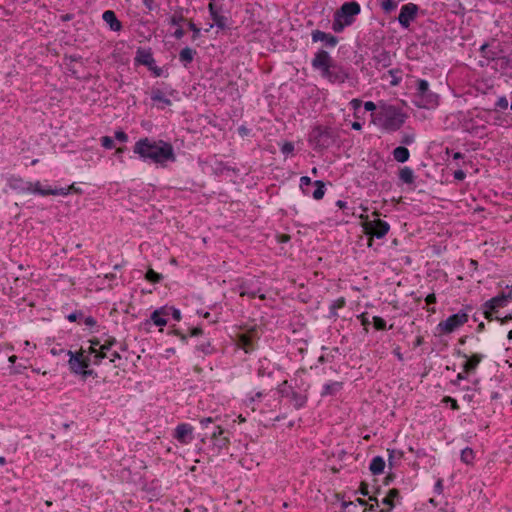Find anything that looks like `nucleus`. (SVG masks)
Here are the masks:
<instances>
[{"label": "nucleus", "mask_w": 512, "mask_h": 512, "mask_svg": "<svg viewBox=\"0 0 512 512\" xmlns=\"http://www.w3.org/2000/svg\"><path fill=\"white\" fill-rule=\"evenodd\" d=\"M102 19L105 21V23L110 27L112 31H120L122 28L121 22L117 19L116 14L112 10H106L102 14Z\"/></svg>", "instance_id": "dca6fc26"}, {"label": "nucleus", "mask_w": 512, "mask_h": 512, "mask_svg": "<svg viewBox=\"0 0 512 512\" xmlns=\"http://www.w3.org/2000/svg\"><path fill=\"white\" fill-rule=\"evenodd\" d=\"M202 334V329L201 328H194L192 331H191V335L192 336H198V335H201Z\"/></svg>", "instance_id": "338daca9"}, {"label": "nucleus", "mask_w": 512, "mask_h": 512, "mask_svg": "<svg viewBox=\"0 0 512 512\" xmlns=\"http://www.w3.org/2000/svg\"><path fill=\"white\" fill-rule=\"evenodd\" d=\"M445 402H450L451 403V408L454 409V410H457L459 408L458 406V403L455 399L451 398V397H446L444 399Z\"/></svg>", "instance_id": "6e6d98bb"}, {"label": "nucleus", "mask_w": 512, "mask_h": 512, "mask_svg": "<svg viewBox=\"0 0 512 512\" xmlns=\"http://www.w3.org/2000/svg\"><path fill=\"white\" fill-rule=\"evenodd\" d=\"M214 419L212 417L203 418L200 420V424L202 427H208L209 424H212Z\"/></svg>", "instance_id": "603ef678"}, {"label": "nucleus", "mask_w": 512, "mask_h": 512, "mask_svg": "<svg viewBox=\"0 0 512 512\" xmlns=\"http://www.w3.org/2000/svg\"><path fill=\"white\" fill-rule=\"evenodd\" d=\"M399 178L406 184H412L414 182L413 170L409 167H404L400 170Z\"/></svg>", "instance_id": "b1692460"}, {"label": "nucleus", "mask_w": 512, "mask_h": 512, "mask_svg": "<svg viewBox=\"0 0 512 512\" xmlns=\"http://www.w3.org/2000/svg\"><path fill=\"white\" fill-rule=\"evenodd\" d=\"M350 106L351 108L356 112L360 109L361 105H362V101L360 99H352L350 101Z\"/></svg>", "instance_id": "a18cd8bd"}, {"label": "nucleus", "mask_w": 512, "mask_h": 512, "mask_svg": "<svg viewBox=\"0 0 512 512\" xmlns=\"http://www.w3.org/2000/svg\"><path fill=\"white\" fill-rule=\"evenodd\" d=\"M120 358H121V357H120L119 353H118V352H116V351H115V352H112V353L110 354V356H109L110 362H113V363L116 361V359H120Z\"/></svg>", "instance_id": "bf43d9fd"}, {"label": "nucleus", "mask_w": 512, "mask_h": 512, "mask_svg": "<svg viewBox=\"0 0 512 512\" xmlns=\"http://www.w3.org/2000/svg\"><path fill=\"white\" fill-rule=\"evenodd\" d=\"M488 47H489L488 44L484 43L483 45H481L480 50L484 57H486L487 59L493 60L496 58L497 54L495 52L488 51Z\"/></svg>", "instance_id": "f704fd0d"}, {"label": "nucleus", "mask_w": 512, "mask_h": 512, "mask_svg": "<svg viewBox=\"0 0 512 512\" xmlns=\"http://www.w3.org/2000/svg\"><path fill=\"white\" fill-rule=\"evenodd\" d=\"M84 323L87 326L93 327L96 325V320L93 317L88 316L84 318Z\"/></svg>", "instance_id": "5fc2aeb1"}, {"label": "nucleus", "mask_w": 512, "mask_h": 512, "mask_svg": "<svg viewBox=\"0 0 512 512\" xmlns=\"http://www.w3.org/2000/svg\"><path fill=\"white\" fill-rule=\"evenodd\" d=\"M168 310H169V316L171 315L174 320H176V321H180L181 320V312H180V310H178V309H176L174 307H169V306H168Z\"/></svg>", "instance_id": "79ce46f5"}, {"label": "nucleus", "mask_w": 512, "mask_h": 512, "mask_svg": "<svg viewBox=\"0 0 512 512\" xmlns=\"http://www.w3.org/2000/svg\"><path fill=\"white\" fill-rule=\"evenodd\" d=\"M313 42H323L327 47H335L338 43L337 37L320 30H314L311 34Z\"/></svg>", "instance_id": "4468645a"}, {"label": "nucleus", "mask_w": 512, "mask_h": 512, "mask_svg": "<svg viewBox=\"0 0 512 512\" xmlns=\"http://www.w3.org/2000/svg\"><path fill=\"white\" fill-rule=\"evenodd\" d=\"M342 388L340 382H332L323 386L322 395H332L338 392Z\"/></svg>", "instance_id": "393cba45"}, {"label": "nucleus", "mask_w": 512, "mask_h": 512, "mask_svg": "<svg viewBox=\"0 0 512 512\" xmlns=\"http://www.w3.org/2000/svg\"><path fill=\"white\" fill-rule=\"evenodd\" d=\"M169 316L168 306H163L156 309L150 316V320L154 325L162 327L167 324V317Z\"/></svg>", "instance_id": "2eb2a0df"}, {"label": "nucleus", "mask_w": 512, "mask_h": 512, "mask_svg": "<svg viewBox=\"0 0 512 512\" xmlns=\"http://www.w3.org/2000/svg\"><path fill=\"white\" fill-rule=\"evenodd\" d=\"M48 189H44L41 187V183L39 181L32 182V190L31 193H37L42 196H47L49 193H45Z\"/></svg>", "instance_id": "473e14b6"}, {"label": "nucleus", "mask_w": 512, "mask_h": 512, "mask_svg": "<svg viewBox=\"0 0 512 512\" xmlns=\"http://www.w3.org/2000/svg\"><path fill=\"white\" fill-rule=\"evenodd\" d=\"M462 356L466 359V362L463 365V370L465 373L475 371L478 364L482 361L484 357L482 354H473L471 357H469L467 354H463Z\"/></svg>", "instance_id": "f3484780"}, {"label": "nucleus", "mask_w": 512, "mask_h": 512, "mask_svg": "<svg viewBox=\"0 0 512 512\" xmlns=\"http://www.w3.org/2000/svg\"><path fill=\"white\" fill-rule=\"evenodd\" d=\"M409 156L410 153L406 147L399 146L393 150V157L397 162L404 163L408 161Z\"/></svg>", "instance_id": "5701e85b"}, {"label": "nucleus", "mask_w": 512, "mask_h": 512, "mask_svg": "<svg viewBox=\"0 0 512 512\" xmlns=\"http://www.w3.org/2000/svg\"><path fill=\"white\" fill-rule=\"evenodd\" d=\"M474 460V452L471 448L466 447L461 451V461L467 465L473 463Z\"/></svg>", "instance_id": "bb28decb"}, {"label": "nucleus", "mask_w": 512, "mask_h": 512, "mask_svg": "<svg viewBox=\"0 0 512 512\" xmlns=\"http://www.w3.org/2000/svg\"><path fill=\"white\" fill-rule=\"evenodd\" d=\"M361 219H363V229L364 232L370 236V241H372L373 237L378 239L383 238L390 229V225L379 218H375L373 220H369L368 216L361 215ZM369 246H371V242H369Z\"/></svg>", "instance_id": "0eeeda50"}, {"label": "nucleus", "mask_w": 512, "mask_h": 512, "mask_svg": "<svg viewBox=\"0 0 512 512\" xmlns=\"http://www.w3.org/2000/svg\"><path fill=\"white\" fill-rule=\"evenodd\" d=\"M405 122V115L393 105H382L374 116V123L386 131H396Z\"/></svg>", "instance_id": "7ed1b4c3"}, {"label": "nucleus", "mask_w": 512, "mask_h": 512, "mask_svg": "<svg viewBox=\"0 0 512 512\" xmlns=\"http://www.w3.org/2000/svg\"><path fill=\"white\" fill-rule=\"evenodd\" d=\"M426 302L427 304H433L436 302V297H435V294H429L427 297H426Z\"/></svg>", "instance_id": "680f3d73"}, {"label": "nucleus", "mask_w": 512, "mask_h": 512, "mask_svg": "<svg viewBox=\"0 0 512 512\" xmlns=\"http://www.w3.org/2000/svg\"><path fill=\"white\" fill-rule=\"evenodd\" d=\"M392 500L399 496V492L396 489H391L388 493V495Z\"/></svg>", "instance_id": "052dcab7"}, {"label": "nucleus", "mask_w": 512, "mask_h": 512, "mask_svg": "<svg viewBox=\"0 0 512 512\" xmlns=\"http://www.w3.org/2000/svg\"><path fill=\"white\" fill-rule=\"evenodd\" d=\"M74 188V184L67 188H59V189H50L47 190L45 193H49V195H62L66 196L71 192V189Z\"/></svg>", "instance_id": "c756f323"}, {"label": "nucleus", "mask_w": 512, "mask_h": 512, "mask_svg": "<svg viewBox=\"0 0 512 512\" xmlns=\"http://www.w3.org/2000/svg\"><path fill=\"white\" fill-rule=\"evenodd\" d=\"M313 184L316 186V189L312 193L313 198L316 200L322 199L325 194L324 183L320 180H316Z\"/></svg>", "instance_id": "a878e982"}, {"label": "nucleus", "mask_w": 512, "mask_h": 512, "mask_svg": "<svg viewBox=\"0 0 512 512\" xmlns=\"http://www.w3.org/2000/svg\"><path fill=\"white\" fill-rule=\"evenodd\" d=\"M512 301V287H507L505 291H502L499 295L491 298L484 304V315L488 320L493 319V313L498 308L505 307L509 302Z\"/></svg>", "instance_id": "6e6552de"}, {"label": "nucleus", "mask_w": 512, "mask_h": 512, "mask_svg": "<svg viewBox=\"0 0 512 512\" xmlns=\"http://www.w3.org/2000/svg\"><path fill=\"white\" fill-rule=\"evenodd\" d=\"M359 318L361 319L362 325L365 327L370 323L369 320L366 318L365 314H361Z\"/></svg>", "instance_id": "e2e57ef3"}, {"label": "nucleus", "mask_w": 512, "mask_h": 512, "mask_svg": "<svg viewBox=\"0 0 512 512\" xmlns=\"http://www.w3.org/2000/svg\"><path fill=\"white\" fill-rule=\"evenodd\" d=\"M9 186L14 190H17V191L23 192V193H26V191L32 190V182H24L20 178H14V177L10 178Z\"/></svg>", "instance_id": "6ab92c4d"}, {"label": "nucleus", "mask_w": 512, "mask_h": 512, "mask_svg": "<svg viewBox=\"0 0 512 512\" xmlns=\"http://www.w3.org/2000/svg\"><path fill=\"white\" fill-rule=\"evenodd\" d=\"M115 139L120 142H127L128 136L124 131L118 130L115 132Z\"/></svg>", "instance_id": "37998d69"}, {"label": "nucleus", "mask_w": 512, "mask_h": 512, "mask_svg": "<svg viewBox=\"0 0 512 512\" xmlns=\"http://www.w3.org/2000/svg\"><path fill=\"white\" fill-rule=\"evenodd\" d=\"M83 317V313L82 312H73L71 314H69L67 316V319L70 321V322H75L77 321L79 318H82Z\"/></svg>", "instance_id": "49530a36"}, {"label": "nucleus", "mask_w": 512, "mask_h": 512, "mask_svg": "<svg viewBox=\"0 0 512 512\" xmlns=\"http://www.w3.org/2000/svg\"><path fill=\"white\" fill-rule=\"evenodd\" d=\"M435 489L438 493H441L442 492V489H443V484H442V480H438L436 482V485H435Z\"/></svg>", "instance_id": "0e129e2a"}, {"label": "nucleus", "mask_w": 512, "mask_h": 512, "mask_svg": "<svg viewBox=\"0 0 512 512\" xmlns=\"http://www.w3.org/2000/svg\"><path fill=\"white\" fill-rule=\"evenodd\" d=\"M373 324L377 330H385L386 329V321L379 316L373 317Z\"/></svg>", "instance_id": "c9c22d12"}, {"label": "nucleus", "mask_w": 512, "mask_h": 512, "mask_svg": "<svg viewBox=\"0 0 512 512\" xmlns=\"http://www.w3.org/2000/svg\"><path fill=\"white\" fill-rule=\"evenodd\" d=\"M312 184L310 177L302 176L300 178V188L305 195H310L309 186Z\"/></svg>", "instance_id": "c85d7f7f"}, {"label": "nucleus", "mask_w": 512, "mask_h": 512, "mask_svg": "<svg viewBox=\"0 0 512 512\" xmlns=\"http://www.w3.org/2000/svg\"><path fill=\"white\" fill-rule=\"evenodd\" d=\"M417 105L422 108H432L438 103V96L429 89L428 81L424 79L416 80Z\"/></svg>", "instance_id": "423d86ee"}, {"label": "nucleus", "mask_w": 512, "mask_h": 512, "mask_svg": "<svg viewBox=\"0 0 512 512\" xmlns=\"http://www.w3.org/2000/svg\"><path fill=\"white\" fill-rule=\"evenodd\" d=\"M208 10L215 25L220 29H225L227 26V18L219 14L215 7V4L209 3Z\"/></svg>", "instance_id": "a211bd4d"}, {"label": "nucleus", "mask_w": 512, "mask_h": 512, "mask_svg": "<svg viewBox=\"0 0 512 512\" xmlns=\"http://www.w3.org/2000/svg\"><path fill=\"white\" fill-rule=\"evenodd\" d=\"M26 367L25 366H17V367H14L13 370L11 371L12 373L14 374H19L22 372V369H25Z\"/></svg>", "instance_id": "69168bd1"}, {"label": "nucleus", "mask_w": 512, "mask_h": 512, "mask_svg": "<svg viewBox=\"0 0 512 512\" xmlns=\"http://www.w3.org/2000/svg\"><path fill=\"white\" fill-rule=\"evenodd\" d=\"M468 321V315L465 312H458L449 316L446 320L438 324V330L441 333H452Z\"/></svg>", "instance_id": "9d476101"}, {"label": "nucleus", "mask_w": 512, "mask_h": 512, "mask_svg": "<svg viewBox=\"0 0 512 512\" xmlns=\"http://www.w3.org/2000/svg\"><path fill=\"white\" fill-rule=\"evenodd\" d=\"M392 501H393V500H392L389 496H386V497L383 499V501H382V502H383V504H385V505H388V506H389L388 511H390V510L393 508V506H394V504H393V502H392Z\"/></svg>", "instance_id": "13d9d810"}, {"label": "nucleus", "mask_w": 512, "mask_h": 512, "mask_svg": "<svg viewBox=\"0 0 512 512\" xmlns=\"http://www.w3.org/2000/svg\"><path fill=\"white\" fill-rule=\"evenodd\" d=\"M364 108L366 111H374L376 109V105L372 101H367L364 103Z\"/></svg>", "instance_id": "864d4df0"}, {"label": "nucleus", "mask_w": 512, "mask_h": 512, "mask_svg": "<svg viewBox=\"0 0 512 512\" xmlns=\"http://www.w3.org/2000/svg\"><path fill=\"white\" fill-rule=\"evenodd\" d=\"M151 99L153 102L158 103L160 108H165L166 106L171 105V100L168 99L164 93L160 90H156L152 92Z\"/></svg>", "instance_id": "412c9836"}, {"label": "nucleus", "mask_w": 512, "mask_h": 512, "mask_svg": "<svg viewBox=\"0 0 512 512\" xmlns=\"http://www.w3.org/2000/svg\"><path fill=\"white\" fill-rule=\"evenodd\" d=\"M352 128L354 130H360L362 128V125L359 122H353L352 123Z\"/></svg>", "instance_id": "774afa93"}, {"label": "nucleus", "mask_w": 512, "mask_h": 512, "mask_svg": "<svg viewBox=\"0 0 512 512\" xmlns=\"http://www.w3.org/2000/svg\"><path fill=\"white\" fill-rule=\"evenodd\" d=\"M496 107L500 109H506L508 107V100L506 99V97H499L496 102Z\"/></svg>", "instance_id": "c03bdc74"}, {"label": "nucleus", "mask_w": 512, "mask_h": 512, "mask_svg": "<svg viewBox=\"0 0 512 512\" xmlns=\"http://www.w3.org/2000/svg\"><path fill=\"white\" fill-rule=\"evenodd\" d=\"M294 151V144L292 142H284L281 146V152L288 156Z\"/></svg>", "instance_id": "e433bc0d"}, {"label": "nucleus", "mask_w": 512, "mask_h": 512, "mask_svg": "<svg viewBox=\"0 0 512 512\" xmlns=\"http://www.w3.org/2000/svg\"><path fill=\"white\" fill-rule=\"evenodd\" d=\"M223 428L221 426H216L214 431L211 434L212 439H217L223 434Z\"/></svg>", "instance_id": "de8ad7c7"}, {"label": "nucleus", "mask_w": 512, "mask_h": 512, "mask_svg": "<svg viewBox=\"0 0 512 512\" xmlns=\"http://www.w3.org/2000/svg\"><path fill=\"white\" fill-rule=\"evenodd\" d=\"M215 440H216V443H215V444H216L219 448H225V447H227V445H228V443H229V441H228V439H227L226 437H224V438H217V439H215Z\"/></svg>", "instance_id": "09e8293b"}, {"label": "nucleus", "mask_w": 512, "mask_h": 512, "mask_svg": "<svg viewBox=\"0 0 512 512\" xmlns=\"http://www.w3.org/2000/svg\"><path fill=\"white\" fill-rule=\"evenodd\" d=\"M465 177H466V174H465V172L463 170H456L454 172V178L456 180L462 181V180L465 179Z\"/></svg>", "instance_id": "3c124183"}, {"label": "nucleus", "mask_w": 512, "mask_h": 512, "mask_svg": "<svg viewBox=\"0 0 512 512\" xmlns=\"http://www.w3.org/2000/svg\"><path fill=\"white\" fill-rule=\"evenodd\" d=\"M69 356V367L70 370L74 374H79L83 379H86L88 376L93 375V370H89L88 367L94 361L93 354H91V350H89L88 354H85L83 350L80 352H67Z\"/></svg>", "instance_id": "39448f33"}, {"label": "nucleus", "mask_w": 512, "mask_h": 512, "mask_svg": "<svg viewBox=\"0 0 512 512\" xmlns=\"http://www.w3.org/2000/svg\"><path fill=\"white\" fill-rule=\"evenodd\" d=\"M240 342H241V344H242L243 349H244L246 352H248V351H249V349H251V348H252V342H251V339H250L248 336H246V335H242V336L240 337Z\"/></svg>", "instance_id": "4c0bfd02"}, {"label": "nucleus", "mask_w": 512, "mask_h": 512, "mask_svg": "<svg viewBox=\"0 0 512 512\" xmlns=\"http://www.w3.org/2000/svg\"><path fill=\"white\" fill-rule=\"evenodd\" d=\"M145 278L152 283H158L162 280V275L155 272L153 269H149L145 275Z\"/></svg>", "instance_id": "7c9ffc66"}, {"label": "nucleus", "mask_w": 512, "mask_h": 512, "mask_svg": "<svg viewBox=\"0 0 512 512\" xmlns=\"http://www.w3.org/2000/svg\"><path fill=\"white\" fill-rule=\"evenodd\" d=\"M292 401L295 408L299 409L303 407L306 403V397L295 392L292 393Z\"/></svg>", "instance_id": "cd10ccee"}, {"label": "nucleus", "mask_w": 512, "mask_h": 512, "mask_svg": "<svg viewBox=\"0 0 512 512\" xmlns=\"http://www.w3.org/2000/svg\"><path fill=\"white\" fill-rule=\"evenodd\" d=\"M188 27L193 32L192 40L195 41L199 38L201 31L192 21L188 23Z\"/></svg>", "instance_id": "a19ab883"}, {"label": "nucleus", "mask_w": 512, "mask_h": 512, "mask_svg": "<svg viewBox=\"0 0 512 512\" xmlns=\"http://www.w3.org/2000/svg\"><path fill=\"white\" fill-rule=\"evenodd\" d=\"M196 55V51L190 47L183 48L179 53V60L184 66L190 64Z\"/></svg>", "instance_id": "aec40b11"}, {"label": "nucleus", "mask_w": 512, "mask_h": 512, "mask_svg": "<svg viewBox=\"0 0 512 512\" xmlns=\"http://www.w3.org/2000/svg\"><path fill=\"white\" fill-rule=\"evenodd\" d=\"M311 65L314 70L319 71L320 75L330 83L341 84L348 78V72L342 66L335 63L329 53L323 49L315 53Z\"/></svg>", "instance_id": "f03ea898"}, {"label": "nucleus", "mask_w": 512, "mask_h": 512, "mask_svg": "<svg viewBox=\"0 0 512 512\" xmlns=\"http://www.w3.org/2000/svg\"><path fill=\"white\" fill-rule=\"evenodd\" d=\"M101 144L106 149H112L114 147V141L109 136H103L101 138Z\"/></svg>", "instance_id": "ea45409f"}, {"label": "nucleus", "mask_w": 512, "mask_h": 512, "mask_svg": "<svg viewBox=\"0 0 512 512\" xmlns=\"http://www.w3.org/2000/svg\"><path fill=\"white\" fill-rule=\"evenodd\" d=\"M185 20L184 16L181 13L175 12L169 19V23L173 26H180V24Z\"/></svg>", "instance_id": "2f4dec72"}, {"label": "nucleus", "mask_w": 512, "mask_h": 512, "mask_svg": "<svg viewBox=\"0 0 512 512\" xmlns=\"http://www.w3.org/2000/svg\"><path fill=\"white\" fill-rule=\"evenodd\" d=\"M309 142L315 149H324L330 147L334 140L328 128L318 126L310 132Z\"/></svg>", "instance_id": "1a4fd4ad"}, {"label": "nucleus", "mask_w": 512, "mask_h": 512, "mask_svg": "<svg viewBox=\"0 0 512 512\" xmlns=\"http://www.w3.org/2000/svg\"><path fill=\"white\" fill-rule=\"evenodd\" d=\"M184 34V30L181 27H178L173 35L176 39H181L184 36Z\"/></svg>", "instance_id": "4d7b16f0"}, {"label": "nucleus", "mask_w": 512, "mask_h": 512, "mask_svg": "<svg viewBox=\"0 0 512 512\" xmlns=\"http://www.w3.org/2000/svg\"><path fill=\"white\" fill-rule=\"evenodd\" d=\"M240 295L241 296H249L251 298H255L256 296H259L260 298H264V295H260L259 294V291L258 290H248V289H243L241 292H240Z\"/></svg>", "instance_id": "58836bf2"}, {"label": "nucleus", "mask_w": 512, "mask_h": 512, "mask_svg": "<svg viewBox=\"0 0 512 512\" xmlns=\"http://www.w3.org/2000/svg\"><path fill=\"white\" fill-rule=\"evenodd\" d=\"M397 8V2L394 0H384L382 2V9L389 13Z\"/></svg>", "instance_id": "72a5a7b5"}, {"label": "nucleus", "mask_w": 512, "mask_h": 512, "mask_svg": "<svg viewBox=\"0 0 512 512\" xmlns=\"http://www.w3.org/2000/svg\"><path fill=\"white\" fill-rule=\"evenodd\" d=\"M414 140H415L414 135H408V134H407V135H405V136L402 138V141H401V142H402L403 144L410 145V144H412V143L414 142Z\"/></svg>", "instance_id": "8fccbe9b"}, {"label": "nucleus", "mask_w": 512, "mask_h": 512, "mask_svg": "<svg viewBox=\"0 0 512 512\" xmlns=\"http://www.w3.org/2000/svg\"><path fill=\"white\" fill-rule=\"evenodd\" d=\"M115 343V340H109L107 341L106 343H104L103 345L100 346V349L97 350L96 349V346L99 345V342L98 341H92L91 342V346L89 348V350H91V354H93V357H94V361H93V364L97 365L99 364V362L101 361V359L105 358L106 357V353L105 351L109 350L110 347Z\"/></svg>", "instance_id": "ddd939ff"}, {"label": "nucleus", "mask_w": 512, "mask_h": 512, "mask_svg": "<svg viewBox=\"0 0 512 512\" xmlns=\"http://www.w3.org/2000/svg\"><path fill=\"white\" fill-rule=\"evenodd\" d=\"M133 151L141 159L150 160L160 165L176 160L172 145L163 140L154 141L147 137L142 138L135 143Z\"/></svg>", "instance_id": "f257e3e1"}, {"label": "nucleus", "mask_w": 512, "mask_h": 512, "mask_svg": "<svg viewBox=\"0 0 512 512\" xmlns=\"http://www.w3.org/2000/svg\"><path fill=\"white\" fill-rule=\"evenodd\" d=\"M193 430L190 424L181 423L174 430V438L181 444H189L194 439Z\"/></svg>", "instance_id": "f8f14e48"}, {"label": "nucleus", "mask_w": 512, "mask_h": 512, "mask_svg": "<svg viewBox=\"0 0 512 512\" xmlns=\"http://www.w3.org/2000/svg\"><path fill=\"white\" fill-rule=\"evenodd\" d=\"M385 468V461L382 457L376 456L372 459L369 469L374 475L381 474Z\"/></svg>", "instance_id": "4be33fe9"}, {"label": "nucleus", "mask_w": 512, "mask_h": 512, "mask_svg": "<svg viewBox=\"0 0 512 512\" xmlns=\"http://www.w3.org/2000/svg\"><path fill=\"white\" fill-rule=\"evenodd\" d=\"M418 10V6L414 3L403 5L398 16L399 24L403 28H408L411 22L416 18Z\"/></svg>", "instance_id": "9b49d317"}, {"label": "nucleus", "mask_w": 512, "mask_h": 512, "mask_svg": "<svg viewBox=\"0 0 512 512\" xmlns=\"http://www.w3.org/2000/svg\"><path fill=\"white\" fill-rule=\"evenodd\" d=\"M361 11L360 5L355 2H345L335 13L334 20L332 23V29L339 33L346 26L351 25L354 22L355 16Z\"/></svg>", "instance_id": "20e7f679"}]
</instances>
